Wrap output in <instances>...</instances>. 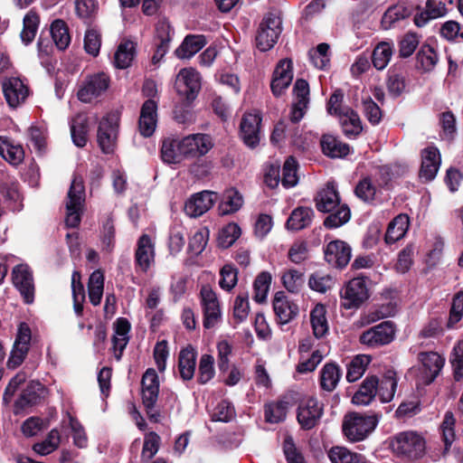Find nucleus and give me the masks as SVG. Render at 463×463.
Masks as SVG:
<instances>
[{"label": "nucleus", "instance_id": "obj_2", "mask_svg": "<svg viewBox=\"0 0 463 463\" xmlns=\"http://www.w3.org/2000/svg\"><path fill=\"white\" fill-rule=\"evenodd\" d=\"M85 197L83 179L74 175L65 199V224L68 228H76L80 223L84 213Z\"/></svg>", "mask_w": 463, "mask_h": 463}, {"label": "nucleus", "instance_id": "obj_4", "mask_svg": "<svg viewBox=\"0 0 463 463\" xmlns=\"http://www.w3.org/2000/svg\"><path fill=\"white\" fill-rule=\"evenodd\" d=\"M200 303L203 315V327L205 329L216 327L222 322V312L217 294L210 286L202 287Z\"/></svg>", "mask_w": 463, "mask_h": 463}, {"label": "nucleus", "instance_id": "obj_47", "mask_svg": "<svg viewBox=\"0 0 463 463\" xmlns=\"http://www.w3.org/2000/svg\"><path fill=\"white\" fill-rule=\"evenodd\" d=\"M61 442V435L57 429H52L46 439L42 441L35 443L33 449L41 456L48 455L56 450Z\"/></svg>", "mask_w": 463, "mask_h": 463}, {"label": "nucleus", "instance_id": "obj_52", "mask_svg": "<svg viewBox=\"0 0 463 463\" xmlns=\"http://www.w3.org/2000/svg\"><path fill=\"white\" fill-rule=\"evenodd\" d=\"M334 285L335 279L331 275L319 271L312 274L308 279L309 288L319 293H326L327 290L331 289Z\"/></svg>", "mask_w": 463, "mask_h": 463}, {"label": "nucleus", "instance_id": "obj_8", "mask_svg": "<svg viewBox=\"0 0 463 463\" xmlns=\"http://www.w3.org/2000/svg\"><path fill=\"white\" fill-rule=\"evenodd\" d=\"M175 87L177 93L186 101H193L201 90V77L193 68L182 69L175 78Z\"/></svg>", "mask_w": 463, "mask_h": 463}, {"label": "nucleus", "instance_id": "obj_59", "mask_svg": "<svg viewBox=\"0 0 463 463\" xmlns=\"http://www.w3.org/2000/svg\"><path fill=\"white\" fill-rule=\"evenodd\" d=\"M271 282V276L269 272H261L256 278L253 288H254V300L258 303L263 302L268 295L269 286Z\"/></svg>", "mask_w": 463, "mask_h": 463}, {"label": "nucleus", "instance_id": "obj_48", "mask_svg": "<svg viewBox=\"0 0 463 463\" xmlns=\"http://www.w3.org/2000/svg\"><path fill=\"white\" fill-rule=\"evenodd\" d=\"M332 463H364L361 455L344 447H334L328 452Z\"/></svg>", "mask_w": 463, "mask_h": 463}, {"label": "nucleus", "instance_id": "obj_31", "mask_svg": "<svg viewBox=\"0 0 463 463\" xmlns=\"http://www.w3.org/2000/svg\"><path fill=\"white\" fill-rule=\"evenodd\" d=\"M376 397V376L366 377L352 397V402L357 406H367Z\"/></svg>", "mask_w": 463, "mask_h": 463}, {"label": "nucleus", "instance_id": "obj_9", "mask_svg": "<svg viewBox=\"0 0 463 463\" xmlns=\"http://www.w3.org/2000/svg\"><path fill=\"white\" fill-rule=\"evenodd\" d=\"M118 129V118L115 114H108L102 118L98 128V143L105 154L114 151Z\"/></svg>", "mask_w": 463, "mask_h": 463}, {"label": "nucleus", "instance_id": "obj_27", "mask_svg": "<svg viewBox=\"0 0 463 463\" xmlns=\"http://www.w3.org/2000/svg\"><path fill=\"white\" fill-rule=\"evenodd\" d=\"M315 201L316 207L319 212L330 213L335 210L340 203L335 184L328 182L326 187L318 192Z\"/></svg>", "mask_w": 463, "mask_h": 463}, {"label": "nucleus", "instance_id": "obj_14", "mask_svg": "<svg viewBox=\"0 0 463 463\" xmlns=\"http://www.w3.org/2000/svg\"><path fill=\"white\" fill-rule=\"evenodd\" d=\"M324 254L327 263L333 267L343 269L351 260L352 249L346 242L335 240L326 245Z\"/></svg>", "mask_w": 463, "mask_h": 463}, {"label": "nucleus", "instance_id": "obj_16", "mask_svg": "<svg viewBox=\"0 0 463 463\" xmlns=\"http://www.w3.org/2000/svg\"><path fill=\"white\" fill-rule=\"evenodd\" d=\"M217 200V194L203 191L192 195L184 204V212L190 217H199L208 212Z\"/></svg>", "mask_w": 463, "mask_h": 463}, {"label": "nucleus", "instance_id": "obj_58", "mask_svg": "<svg viewBox=\"0 0 463 463\" xmlns=\"http://www.w3.org/2000/svg\"><path fill=\"white\" fill-rule=\"evenodd\" d=\"M329 45L326 43H319L316 49L308 52L312 64L317 69H325L330 61Z\"/></svg>", "mask_w": 463, "mask_h": 463}, {"label": "nucleus", "instance_id": "obj_21", "mask_svg": "<svg viewBox=\"0 0 463 463\" xmlns=\"http://www.w3.org/2000/svg\"><path fill=\"white\" fill-rule=\"evenodd\" d=\"M260 121V117L255 113H246L242 117L241 137L246 146L255 147L259 144Z\"/></svg>", "mask_w": 463, "mask_h": 463}, {"label": "nucleus", "instance_id": "obj_17", "mask_svg": "<svg viewBox=\"0 0 463 463\" xmlns=\"http://www.w3.org/2000/svg\"><path fill=\"white\" fill-rule=\"evenodd\" d=\"M293 80V64L290 59L280 60L273 72L270 83L272 93L279 97L288 88Z\"/></svg>", "mask_w": 463, "mask_h": 463}, {"label": "nucleus", "instance_id": "obj_60", "mask_svg": "<svg viewBox=\"0 0 463 463\" xmlns=\"http://www.w3.org/2000/svg\"><path fill=\"white\" fill-rule=\"evenodd\" d=\"M241 231L238 224L231 222L222 229L218 237L219 245L229 248L241 236Z\"/></svg>", "mask_w": 463, "mask_h": 463}, {"label": "nucleus", "instance_id": "obj_55", "mask_svg": "<svg viewBox=\"0 0 463 463\" xmlns=\"http://www.w3.org/2000/svg\"><path fill=\"white\" fill-rule=\"evenodd\" d=\"M304 274L297 269H288L281 277L282 284L291 293H298L304 285Z\"/></svg>", "mask_w": 463, "mask_h": 463}, {"label": "nucleus", "instance_id": "obj_46", "mask_svg": "<svg viewBox=\"0 0 463 463\" xmlns=\"http://www.w3.org/2000/svg\"><path fill=\"white\" fill-rule=\"evenodd\" d=\"M135 56V44L127 41L119 44L115 53V65L119 69H126L130 66Z\"/></svg>", "mask_w": 463, "mask_h": 463}, {"label": "nucleus", "instance_id": "obj_57", "mask_svg": "<svg viewBox=\"0 0 463 463\" xmlns=\"http://www.w3.org/2000/svg\"><path fill=\"white\" fill-rule=\"evenodd\" d=\"M288 402L279 401L265 406V419L268 422L278 423L285 420L287 415Z\"/></svg>", "mask_w": 463, "mask_h": 463}, {"label": "nucleus", "instance_id": "obj_43", "mask_svg": "<svg viewBox=\"0 0 463 463\" xmlns=\"http://www.w3.org/2000/svg\"><path fill=\"white\" fill-rule=\"evenodd\" d=\"M372 362V357L367 354H357L347 364L346 380L354 383L364 373L367 366Z\"/></svg>", "mask_w": 463, "mask_h": 463}, {"label": "nucleus", "instance_id": "obj_29", "mask_svg": "<svg viewBox=\"0 0 463 463\" xmlns=\"http://www.w3.org/2000/svg\"><path fill=\"white\" fill-rule=\"evenodd\" d=\"M207 43L206 38L203 34H188L184 37L183 43L175 51V54L179 59H190Z\"/></svg>", "mask_w": 463, "mask_h": 463}, {"label": "nucleus", "instance_id": "obj_63", "mask_svg": "<svg viewBox=\"0 0 463 463\" xmlns=\"http://www.w3.org/2000/svg\"><path fill=\"white\" fill-rule=\"evenodd\" d=\"M350 209L346 205H341L337 211L329 214L324 221V225L328 229L338 228L350 220Z\"/></svg>", "mask_w": 463, "mask_h": 463}, {"label": "nucleus", "instance_id": "obj_12", "mask_svg": "<svg viewBox=\"0 0 463 463\" xmlns=\"http://www.w3.org/2000/svg\"><path fill=\"white\" fill-rule=\"evenodd\" d=\"M2 89L5 100L11 108H17L29 96L27 85L17 77L4 79L2 80Z\"/></svg>", "mask_w": 463, "mask_h": 463}, {"label": "nucleus", "instance_id": "obj_23", "mask_svg": "<svg viewBox=\"0 0 463 463\" xmlns=\"http://www.w3.org/2000/svg\"><path fill=\"white\" fill-rule=\"evenodd\" d=\"M439 165L440 155L438 148L430 146L422 150L420 178L425 182L432 181L438 173Z\"/></svg>", "mask_w": 463, "mask_h": 463}, {"label": "nucleus", "instance_id": "obj_36", "mask_svg": "<svg viewBox=\"0 0 463 463\" xmlns=\"http://www.w3.org/2000/svg\"><path fill=\"white\" fill-rule=\"evenodd\" d=\"M320 143L323 153L332 158L344 157L350 152V147L347 144L343 143L331 135H324Z\"/></svg>", "mask_w": 463, "mask_h": 463}, {"label": "nucleus", "instance_id": "obj_39", "mask_svg": "<svg viewBox=\"0 0 463 463\" xmlns=\"http://www.w3.org/2000/svg\"><path fill=\"white\" fill-rule=\"evenodd\" d=\"M339 123L346 137H354L362 131L360 118L355 111L352 109L345 108V112L338 116Z\"/></svg>", "mask_w": 463, "mask_h": 463}, {"label": "nucleus", "instance_id": "obj_19", "mask_svg": "<svg viewBox=\"0 0 463 463\" xmlns=\"http://www.w3.org/2000/svg\"><path fill=\"white\" fill-rule=\"evenodd\" d=\"M157 124V102L153 99L146 100L140 110L138 130L144 137H151Z\"/></svg>", "mask_w": 463, "mask_h": 463}, {"label": "nucleus", "instance_id": "obj_30", "mask_svg": "<svg viewBox=\"0 0 463 463\" xmlns=\"http://www.w3.org/2000/svg\"><path fill=\"white\" fill-rule=\"evenodd\" d=\"M314 217V211L310 207L298 206L294 209L286 222L289 231H300L308 227Z\"/></svg>", "mask_w": 463, "mask_h": 463}, {"label": "nucleus", "instance_id": "obj_35", "mask_svg": "<svg viewBox=\"0 0 463 463\" xmlns=\"http://www.w3.org/2000/svg\"><path fill=\"white\" fill-rule=\"evenodd\" d=\"M196 364V352L192 347L181 350L178 357V370L184 381L191 380L194 375Z\"/></svg>", "mask_w": 463, "mask_h": 463}, {"label": "nucleus", "instance_id": "obj_7", "mask_svg": "<svg viewBox=\"0 0 463 463\" xmlns=\"http://www.w3.org/2000/svg\"><path fill=\"white\" fill-rule=\"evenodd\" d=\"M109 84L110 78L106 72L99 71L87 75L78 90V99L84 103H90L104 94Z\"/></svg>", "mask_w": 463, "mask_h": 463}, {"label": "nucleus", "instance_id": "obj_18", "mask_svg": "<svg viewBox=\"0 0 463 463\" xmlns=\"http://www.w3.org/2000/svg\"><path fill=\"white\" fill-rule=\"evenodd\" d=\"M272 305L277 322L280 325L289 323L298 314V305L291 301L282 291L275 294Z\"/></svg>", "mask_w": 463, "mask_h": 463}, {"label": "nucleus", "instance_id": "obj_11", "mask_svg": "<svg viewBox=\"0 0 463 463\" xmlns=\"http://www.w3.org/2000/svg\"><path fill=\"white\" fill-rule=\"evenodd\" d=\"M12 279L14 287L18 289L26 304H31L34 299V284L33 273L26 264L16 265L13 269Z\"/></svg>", "mask_w": 463, "mask_h": 463}, {"label": "nucleus", "instance_id": "obj_28", "mask_svg": "<svg viewBox=\"0 0 463 463\" xmlns=\"http://www.w3.org/2000/svg\"><path fill=\"white\" fill-rule=\"evenodd\" d=\"M182 146V138H165L161 146L162 160L169 165L180 164L186 159Z\"/></svg>", "mask_w": 463, "mask_h": 463}, {"label": "nucleus", "instance_id": "obj_6", "mask_svg": "<svg viewBox=\"0 0 463 463\" xmlns=\"http://www.w3.org/2000/svg\"><path fill=\"white\" fill-rule=\"evenodd\" d=\"M341 306L345 309L358 308L369 298L368 280L357 277L346 283L341 293Z\"/></svg>", "mask_w": 463, "mask_h": 463}, {"label": "nucleus", "instance_id": "obj_45", "mask_svg": "<svg viewBox=\"0 0 463 463\" xmlns=\"http://www.w3.org/2000/svg\"><path fill=\"white\" fill-rule=\"evenodd\" d=\"M40 24V17L38 14L30 10L24 17L23 20V30L21 32V40L25 44L28 45L31 43L38 31Z\"/></svg>", "mask_w": 463, "mask_h": 463}, {"label": "nucleus", "instance_id": "obj_44", "mask_svg": "<svg viewBox=\"0 0 463 463\" xmlns=\"http://www.w3.org/2000/svg\"><path fill=\"white\" fill-rule=\"evenodd\" d=\"M51 34L56 47L64 51L71 43V34L66 23L61 19H57L51 24Z\"/></svg>", "mask_w": 463, "mask_h": 463}, {"label": "nucleus", "instance_id": "obj_62", "mask_svg": "<svg viewBox=\"0 0 463 463\" xmlns=\"http://www.w3.org/2000/svg\"><path fill=\"white\" fill-rule=\"evenodd\" d=\"M416 58L417 64L426 71L432 70L438 61V54L430 45L422 46Z\"/></svg>", "mask_w": 463, "mask_h": 463}, {"label": "nucleus", "instance_id": "obj_41", "mask_svg": "<svg viewBox=\"0 0 463 463\" xmlns=\"http://www.w3.org/2000/svg\"><path fill=\"white\" fill-rule=\"evenodd\" d=\"M398 291L395 288L386 289L378 298V319L382 317L392 316L396 312Z\"/></svg>", "mask_w": 463, "mask_h": 463}, {"label": "nucleus", "instance_id": "obj_13", "mask_svg": "<svg viewBox=\"0 0 463 463\" xmlns=\"http://www.w3.org/2000/svg\"><path fill=\"white\" fill-rule=\"evenodd\" d=\"M323 415V405L315 398H308L298 410V421L304 430H311Z\"/></svg>", "mask_w": 463, "mask_h": 463}, {"label": "nucleus", "instance_id": "obj_10", "mask_svg": "<svg viewBox=\"0 0 463 463\" xmlns=\"http://www.w3.org/2000/svg\"><path fill=\"white\" fill-rule=\"evenodd\" d=\"M183 153L186 159L205 156L213 147V138L203 133L191 134L182 138Z\"/></svg>", "mask_w": 463, "mask_h": 463}, {"label": "nucleus", "instance_id": "obj_53", "mask_svg": "<svg viewBox=\"0 0 463 463\" xmlns=\"http://www.w3.org/2000/svg\"><path fill=\"white\" fill-rule=\"evenodd\" d=\"M455 423L456 420L453 414L449 411H447L440 425L442 439L444 442V453L449 450L453 441L455 440Z\"/></svg>", "mask_w": 463, "mask_h": 463}, {"label": "nucleus", "instance_id": "obj_37", "mask_svg": "<svg viewBox=\"0 0 463 463\" xmlns=\"http://www.w3.org/2000/svg\"><path fill=\"white\" fill-rule=\"evenodd\" d=\"M0 155L9 164L18 165L24 158V151L21 145L14 144L8 137H0Z\"/></svg>", "mask_w": 463, "mask_h": 463}, {"label": "nucleus", "instance_id": "obj_1", "mask_svg": "<svg viewBox=\"0 0 463 463\" xmlns=\"http://www.w3.org/2000/svg\"><path fill=\"white\" fill-rule=\"evenodd\" d=\"M396 456L415 460L420 458L425 453V440L417 432L412 430L402 431L383 443Z\"/></svg>", "mask_w": 463, "mask_h": 463}, {"label": "nucleus", "instance_id": "obj_40", "mask_svg": "<svg viewBox=\"0 0 463 463\" xmlns=\"http://www.w3.org/2000/svg\"><path fill=\"white\" fill-rule=\"evenodd\" d=\"M341 375V370L335 364H326L320 372L321 388L326 392H333L336 388Z\"/></svg>", "mask_w": 463, "mask_h": 463}, {"label": "nucleus", "instance_id": "obj_32", "mask_svg": "<svg viewBox=\"0 0 463 463\" xmlns=\"http://www.w3.org/2000/svg\"><path fill=\"white\" fill-rule=\"evenodd\" d=\"M413 13L411 5L402 4L390 6L383 14L381 21L382 27L385 30L392 28L396 23L410 17Z\"/></svg>", "mask_w": 463, "mask_h": 463}, {"label": "nucleus", "instance_id": "obj_26", "mask_svg": "<svg viewBox=\"0 0 463 463\" xmlns=\"http://www.w3.org/2000/svg\"><path fill=\"white\" fill-rule=\"evenodd\" d=\"M130 323L127 318L119 317L115 322V330L112 336V349L115 358L119 361L128 344Z\"/></svg>", "mask_w": 463, "mask_h": 463}, {"label": "nucleus", "instance_id": "obj_24", "mask_svg": "<svg viewBox=\"0 0 463 463\" xmlns=\"http://www.w3.org/2000/svg\"><path fill=\"white\" fill-rule=\"evenodd\" d=\"M420 360L422 364L421 383L430 384L438 376L444 365V359L435 352L421 353Z\"/></svg>", "mask_w": 463, "mask_h": 463}, {"label": "nucleus", "instance_id": "obj_33", "mask_svg": "<svg viewBox=\"0 0 463 463\" xmlns=\"http://www.w3.org/2000/svg\"><path fill=\"white\" fill-rule=\"evenodd\" d=\"M410 226V219L407 214L401 213L397 215L388 225L385 233L386 244H392L402 239Z\"/></svg>", "mask_w": 463, "mask_h": 463}, {"label": "nucleus", "instance_id": "obj_5", "mask_svg": "<svg viewBox=\"0 0 463 463\" xmlns=\"http://www.w3.org/2000/svg\"><path fill=\"white\" fill-rule=\"evenodd\" d=\"M281 33V20L274 13L266 14L260 24L256 35L257 47L261 52L271 49Z\"/></svg>", "mask_w": 463, "mask_h": 463}, {"label": "nucleus", "instance_id": "obj_51", "mask_svg": "<svg viewBox=\"0 0 463 463\" xmlns=\"http://www.w3.org/2000/svg\"><path fill=\"white\" fill-rule=\"evenodd\" d=\"M406 84L403 74L397 69H391L388 71L386 88L392 97L400 96L405 90Z\"/></svg>", "mask_w": 463, "mask_h": 463}, {"label": "nucleus", "instance_id": "obj_3", "mask_svg": "<svg viewBox=\"0 0 463 463\" xmlns=\"http://www.w3.org/2000/svg\"><path fill=\"white\" fill-rule=\"evenodd\" d=\"M376 426V416H366L358 412L345 414L342 420V432L350 442L365 439Z\"/></svg>", "mask_w": 463, "mask_h": 463}, {"label": "nucleus", "instance_id": "obj_22", "mask_svg": "<svg viewBox=\"0 0 463 463\" xmlns=\"http://www.w3.org/2000/svg\"><path fill=\"white\" fill-rule=\"evenodd\" d=\"M155 261V245L147 234H143L137 241L135 252L136 265L146 272Z\"/></svg>", "mask_w": 463, "mask_h": 463}, {"label": "nucleus", "instance_id": "obj_54", "mask_svg": "<svg viewBox=\"0 0 463 463\" xmlns=\"http://www.w3.org/2000/svg\"><path fill=\"white\" fill-rule=\"evenodd\" d=\"M280 181L282 185L286 188L293 187L298 184V163L293 156H289L285 161Z\"/></svg>", "mask_w": 463, "mask_h": 463}, {"label": "nucleus", "instance_id": "obj_61", "mask_svg": "<svg viewBox=\"0 0 463 463\" xmlns=\"http://www.w3.org/2000/svg\"><path fill=\"white\" fill-rule=\"evenodd\" d=\"M219 286L226 291H231L237 284L238 270L232 264L224 265L220 270Z\"/></svg>", "mask_w": 463, "mask_h": 463}, {"label": "nucleus", "instance_id": "obj_50", "mask_svg": "<svg viewBox=\"0 0 463 463\" xmlns=\"http://www.w3.org/2000/svg\"><path fill=\"white\" fill-rule=\"evenodd\" d=\"M214 358L213 355L204 354L201 356L198 367L197 381L200 384L209 383L214 376Z\"/></svg>", "mask_w": 463, "mask_h": 463}, {"label": "nucleus", "instance_id": "obj_56", "mask_svg": "<svg viewBox=\"0 0 463 463\" xmlns=\"http://www.w3.org/2000/svg\"><path fill=\"white\" fill-rule=\"evenodd\" d=\"M241 195L235 190H229L219 206L222 214H230L237 212L242 205Z\"/></svg>", "mask_w": 463, "mask_h": 463}, {"label": "nucleus", "instance_id": "obj_25", "mask_svg": "<svg viewBox=\"0 0 463 463\" xmlns=\"http://www.w3.org/2000/svg\"><path fill=\"white\" fill-rule=\"evenodd\" d=\"M47 395V389L37 381H32L23 391L19 399L15 402L17 409H25L41 402Z\"/></svg>", "mask_w": 463, "mask_h": 463}, {"label": "nucleus", "instance_id": "obj_34", "mask_svg": "<svg viewBox=\"0 0 463 463\" xmlns=\"http://www.w3.org/2000/svg\"><path fill=\"white\" fill-rule=\"evenodd\" d=\"M89 120L84 113L77 114L71 123V138L75 146L83 147L88 141Z\"/></svg>", "mask_w": 463, "mask_h": 463}, {"label": "nucleus", "instance_id": "obj_42", "mask_svg": "<svg viewBox=\"0 0 463 463\" xmlns=\"http://www.w3.org/2000/svg\"><path fill=\"white\" fill-rule=\"evenodd\" d=\"M397 388L396 373L387 370L381 382L378 381V396L382 402H388L392 400Z\"/></svg>", "mask_w": 463, "mask_h": 463}, {"label": "nucleus", "instance_id": "obj_20", "mask_svg": "<svg viewBox=\"0 0 463 463\" xmlns=\"http://www.w3.org/2000/svg\"><path fill=\"white\" fill-rule=\"evenodd\" d=\"M142 401L147 410L154 409L159 393V380L155 369L149 368L143 374Z\"/></svg>", "mask_w": 463, "mask_h": 463}, {"label": "nucleus", "instance_id": "obj_38", "mask_svg": "<svg viewBox=\"0 0 463 463\" xmlns=\"http://www.w3.org/2000/svg\"><path fill=\"white\" fill-rule=\"evenodd\" d=\"M310 323L313 334L317 338L325 336L328 332V323L326 319V309L322 304H317L310 312Z\"/></svg>", "mask_w": 463, "mask_h": 463}, {"label": "nucleus", "instance_id": "obj_64", "mask_svg": "<svg viewBox=\"0 0 463 463\" xmlns=\"http://www.w3.org/2000/svg\"><path fill=\"white\" fill-rule=\"evenodd\" d=\"M209 239V230L202 228L196 231L189 240L188 250L194 255H199L205 249Z\"/></svg>", "mask_w": 463, "mask_h": 463}, {"label": "nucleus", "instance_id": "obj_49", "mask_svg": "<svg viewBox=\"0 0 463 463\" xmlns=\"http://www.w3.org/2000/svg\"><path fill=\"white\" fill-rule=\"evenodd\" d=\"M161 444L160 436L150 431L145 435L140 460H151L158 452Z\"/></svg>", "mask_w": 463, "mask_h": 463}, {"label": "nucleus", "instance_id": "obj_15", "mask_svg": "<svg viewBox=\"0 0 463 463\" xmlns=\"http://www.w3.org/2000/svg\"><path fill=\"white\" fill-rule=\"evenodd\" d=\"M294 103L292 105L290 119L297 123L303 118L309 103V85L307 80L298 79L293 88Z\"/></svg>", "mask_w": 463, "mask_h": 463}]
</instances>
